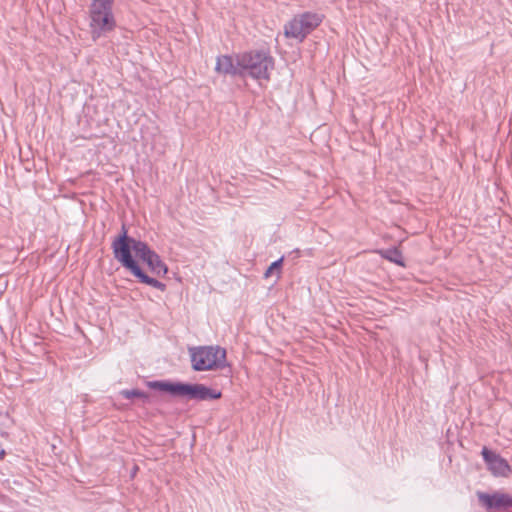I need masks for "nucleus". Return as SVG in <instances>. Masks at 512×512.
Wrapping results in <instances>:
<instances>
[{"label":"nucleus","mask_w":512,"mask_h":512,"mask_svg":"<svg viewBox=\"0 0 512 512\" xmlns=\"http://www.w3.org/2000/svg\"><path fill=\"white\" fill-rule=\"evenodd\" d=\"M190 356L194 370H213L225 365L226 350L218 346L196 347L190 349Z\"/></svg>","instance_id":"39448f33"},{"label":"nucleus","mask_w":512,"mask_h":512,"mask_svg":"<svg viewBox=\"0 0 512 512\" xmlns=\"http://www.w3.org/2000/svg\"><path fill=\"white\" fill-rule=\"evenodd\" d=\"M112 250L114 258L140 282L160 287V283L146 274V270L154 271L157 266L158 256L149 249L146 243L135 240L127 235L125 226L122 233L113 240Z\"/></svg>","instance_id":"f257e3e1"},{"label":"nucleus","mask_w":512,"mask_h":512,"mask_svg":"<svg viewBox=\"0 0 512 512\" xmlns=\"http://www.w3.org/2000/svg\"><path fill=\"white\" fill-rule=\"evenodd\" d=\"M162 392H166L173 397L197 401L219 399L221 397L220 391L211 389L203 384L181 382L162 381Z\"/></svg>","instance_id":"20e7f679"},{"label":"nucleus","mask_w":512,"mask_h":512,"mask_svg":"<svg viewBox=\"0 0 512 512\" xmlns=\"http://www.w3.org/2000/svg\"><path fill=\"white\" fill-rule=\"evenodd\" d=\"M148 385L152 388H159L160 389V381H153L149 382Z\"/></svg>","instance_id":"ddd939ff"},{"label":"nucleus","mask_w":512,"mask_h":512,"mask_svg":"<svg viewBox=\"0 0 512 512\" xmlns=\"http://www.w3.org/2000/svg\"><path fill=\"white\" fill-rule=\"evenodd\" d=\"M378 253L383 257L384 259L389 260L390 262H393L399 266H405L403 262V256L400 250L397 248H390L386 250H380Z\"/></svg>","instance_id":"9d476101"},{"label":"nucleus","mask_w":512,"mask_h":512,"mask_svg":"<svg viewBox=\"0 0 512 512\" xmlns=\"http://www.w3.org/2000/svg\"><path fill=\"white\" fill-rule=\"evenodd\" d=\"M114 2L115 0H91L88 15L90 34L94 41L115 29Z\"/></svg>","instance_id":"7ed1b4c3"},{"label":"nucleus","mask_w":512,"mask_h":512,"mask_svg":"<svg viewBox=\"0 0 512 512\" xmlns=\"http://www.w3.org/2000/svg\"><path fill=\"white\" fill-rule=\"evenodd\" d=\"M481 454L493 475L504 476L510 470L507 461L487 447H483Z\"/></svg>","instance_id":"6e6552de"},{"label":"nucleus","mask_w":512,"mask_h":512,"mask_svg":"<svg viewBox=\"0 0 512 512\" xmlns=\"http://www.w3.org/2000/svg\"><path fill=\"white\" fill-rule=\"evenodd\" d=\"M238 65L241 68L242 78L268 80L274 68V59L269 51L256 49L238 53Z\"/></svg>","instance_id":"f03ea898"},{"label":"nucleus","mask_w":512,"mask_h":512,"mask_svg":"<svg viewBox=\"0 0 512 512\" xmlns=\"http://www.w3.org/2000/svg\"><path fill=\"white\" fill-rule=\"evenodd\" d=\"M477 497L487 512H512V496L507 493L477 492Z\"/></svg>","instance_id":"0eeeda50"},{"label":"nucleus","mask_w":512,"mask_h":512,"mask_svg":"<svg viewBox=\"0 0 512 512\" xmlns=\"http://www.w3.org/2000/svg\"><path fill=\"white\" fill-rule=\"evenodd\" d=\"M282 261L283 259L280 258L276 261H274L269 267L268 269L266 270L265 272V277H269L270 275H272L274 273V271H277V275L279 276L280 274V269H281V265H282Z\"/></svg>","instance_id":"9b49d317"},{"label":"nucleus","mask_w":512,"mask_h":512,"mask_svg":"<svg viewBox=\"0 0 512 512\" xmlns=\"http://www.w3.org/2000/svg\"><path fill=\"white\" fill-rule=\"evenodd\" d=\"M167 267L162 263V273L165 274L167 273Z\"/></svg>","instance_id":"4468645a"},{"label":"nucleus","mask_w":512,"mask_h":512,"mask_svg":"<svg viewBox=\"0 0 512 512\" xmlns=\"http://www.w3.org/2000/svg\"><path fill=\"white\" fill-rule=\"evenodd\" d=\"M215 70L225 75L241 77V68L238 65V54H236L235 56H218L216 59Z\"/></svg>","instance_id":"1a4fd4ad"},{"label":"nucleus","mask_w":512,"mask_h":512,"mask_svg":"<svg viewBox=\"0 0 512 512\" xmlns=\"http://www.w3.org/2000/svg\"><path fill=\"white\" fill-rule=\"evenodd\" d=\"M121 395L123 397H125L126 399H131V398H134V397H138V398H144L145 397V394L143 392H141L140 390H138V389L123 390V391H121Z\"/></svg>","instance_id":"f8f14e48"},{"label":"nucleus","mask_w":512,"mask_h":512,"mask_svg":"<svg viewBox=\"0 0 512 512\" xmlns=\"http://www.w3.org/2000/svg\"><path fill=\"white\" fill-rule=\"evenodd\" d=\"M324 16L315 12H304L295 16L284 26V35L302 42L323 21Z\"/></svg>","instance_id":"423d86ee"}]
</instances>
